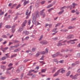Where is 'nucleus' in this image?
Instances as JSON below:
<instances>
[{
    "instance_id": "nucleus-19",
    "label": "nucleus",
    "mask_w": 80,
    "mask_h": 80,
    "mask_svg": "<svg viewBox=\"0 0 80 80\" xmlns=\"http://www.w3.org/2000/svg\"><path fill=\"white\" fill-rule=\"evenodd\" d=\"M43 35H41L40 36V38H39V41H41V40H42V39H43Z\"/></svg>"
},
{
    "instance_id": "nucleus-21",
    "label": "nucleus",
    "mask_w": 80,
    "mask_h": 80,
    "mask_svg": "<svg viewBox=\"0 0 80 80\" xmlns=\"http://www.w3.org/2000/svg\"><path fill=\"white\" fill-rule=\"evenodd\" d=\"M62 43L59 42L57 44V46L58 47H60V46H62Z\"/></svg>"
},
{
    "instance_id": "nucleus-14",
    "label": "nucleus",
    "mask_w": 80,
    "mask_h": 80,
    "mask_svg": "<svg viewBox=\"0 0 80 80\" xmlns=\"http://www.w3.org/2000/svg\"><path fill=\"white\" fill-rule=\"evenodd\" d=\"M1 68L2 70H5V69L6 68V66L3 65H1Z\"/></svg>"
},
{
    "instance_id": "nucleus-36",
    "label": "nucleus",
    "mask_w": 80,
    "mask_h": 80,
    "mask_svg": "<svg viewBox=\"0 0 80 80\" xmlns=\"http://www.w3.org/2000/svg\"><path fill=\"white\" fill-rule=\"evenodd\" d=\"M45 53H46V52L45 51H42L41 52V55H45Z\"/></svg>"
},
{
    "instance_id": "nucleus-5",
    "label": "nucleus",
    "mask_w": 80,
    "mask_h": 80,
    "mask_svg": "<svg viewBox=\"0 0 80 80\" xmlns=\"http://www.w3.org/2000/svg\"><path fill=\"white\" fill-rule=\"evenodd\" d=\"M60 70H61V69H60L57 71V72L53 75V77H56V76H57L60 73Z\"/></svg>"
},
{
    "instance_id": "nucleus-8",
    "label": "nucleus",
    "mask_w": 80,
    "mask_h": 80,
    "mask_svg": "<svg viewBox=\"0 0 80 80\" xmlns=\"http://www.w3.org/2000/svg\"><path fill=\"white\" fill-rule=\"evenodd\" d=\"M78 75H80V74H77L75 75L74 76L72 77V79H75V78H77V77H78Z\"/></svg>"
},
{
    "instance_id": "nucleus-56",
    "label": "nucleus",
    "mask_w": 80,
    "mask_h": 80,
    "mask_svg": "<svg viewBox=\"0 0 80 80\" xmlns=\"http://www.w3.org/2000/svg\"><path fill=\"white\" fill-rule=\"evenodd\" d=\"M4 12H2L1 13H0V15H3L4 14Z\"/></svg>"
},
{
    "instance_id": "nucleus-48",
    "label": "nucleus",
    "mask_w": 80,
    "mask_h": 80,
    "mask_svg": "<svg viewBox=\"0 0 80 80\" xmlns=\"http://www.w3.org/2000/svg\"><path fill=\"white\" fill-rule=\"evenodd\" d=\"M52 40H58V38H52Z\"/></svg>"
},
{
    "instance_id": "nucleus-41",
    "label": "nucleus",
    "mask_w": 80,
    "mask_h": 80,
    "mask_svg": "<svg viewBox=\"0 0 80 80\" xmlns=\"http://www.w3.org/2000/svg\"><path fill=\"white\" fill-rule=\"evenodd\" d=\"M26 25H25V24L23 22L22 24V26L21 27H22L23 28V27H25V26Z\"/></svg>"
},
{
    "instance_id": "nucleus-63",
    "label": "nucleus",
    "mask_w": 80,
    "mask_h": 80,
    "mask_svg": "<svg viewBox=\"0 0 80 80\" xmlns=\"http://www.w3.org/2000/svg\"><path fill=\"white\" fill-rule=\"evenodd\" d=\"M13 43L12 42H9L8 46H10V45H12V44H13Z\"/></svg>"
},
{
    "instance_id": "nucleus-53",
    "label": "nucleus",
    "mask_w": 80,
    "mask_h": 80,
    "mask_svg": "<svg viewBox=\"0 0 80 80\" xmlns=\"http://www.w3.org/2000/svg\"><path fill=\"white\" fill-rule=\"evenodd\" d=\"M29 38V37L28 36V37H26V38H24V40H27V39H28Z\"/></svg>"
},
{
    "instance_id": "nucleus-58",
    "label": "nucleus",
    "mask_w": 80,
    "mask_h": 80,
    "mask_svg": "<svg viewBox=\"0 0 80 80\" xmlns=\"http://www.w3.org/2000/svg\"><path fill=\"white\" fill-rule=\"evenodd\" d=\"M8 47L5 48L3 49V50H8Z\"/></svg>"
},
{
    "instance_id": "nucleus-50",
    "label": "nucleus",
    "mask_w": 80,
    "mask_h": 80,
    "mask_svg": "<svg viewBox=\"0 0 80 80\" xmlns=\"http://www.w3.org/2000/svg\"><path fill=\"white\" fill-rule=\"evenodd\" d=\"M68 32V29H64L62 30V32Z\"/></svg>"
},
{
    "instance_id": "nucleus-29",
    "label": "nucleus",
    "mask_w": 80,
    "mask_h": 80,
    "mask_svg": "<svg viewBox=\"0 0 80 80\" xmlns=\"http://www.w3.org/2000/svg\"><path fill=\"white\" fill-rule=\"evenodd\" d=\"M75 27V26H70L68 27V29H72V28H74Z\"/></svg>"
},
{
    "instance_id": "nucleus-43",
    "label": "nucleus",
    "mask_w": 80,
    "mask_h": 80,
    "mask_svg": "<svg viewBox=\"0 0 80 80\" xmlns=\"http://www.w3.org/2000/svg\"><path fill=\"white\" fill-rule=\"evenodd\" d=\"M76 56L77 57H80V53H78L77 54Z\"/></svg>"
},
{
    "instance_id": "nucleus-54",
    "label": "nucleus",
    "mask_w": 80,
    "mask_h": 80,
    "mask_svg": "<svg viewBox=\"0 0 80 80\" xmlns=\"http://www.w3.org/2000/svg\"><path fill=\"white\" fill-rule=\"evenodd\" d=\"M57 30V28H55L52 30V32H55V30Z\"/></svg>"
},
{
    "instance_id": "nucleus-40",
    "label": "nucleus",
    "mask_w": 80,
    "mask_h": 80,
    "mask_svg": "<svg viewBox=\"0 0 80 80\" xmlns=\"http://www.w3.org/2000/svg\"><path fill=\"white\" fill-rule=\"evenodd\" d=\"M40 43L42 45H44V40L40 42Z\"/></svg>"
},
{
    "instance_id": "nucleus-52",
    "label": "nucleus",
    "mask_w": 80,
    "mask_h": 80,
    "mask_svg": "<svg viewBox=\"0 0 80 80\" xmlns=\"http://www.w3.org/2000/svg\"><path fill=\"white\" fill-rule=\"evenodd\" d=\"M2 37H3V38H7V36L5 35H2Z\"/></svg>"
},
{
    "instance_id": "nucleus-62",
    "label": "nucleus",
    "mask_w": 80,
    "mask_h": 80,
    "mask_svg": "<svg viewBox=\"0 0 80 80\" xmlns=\"http://www.w3.org/2000/svg\"><path fill=\"white\" fill-rule=\"evenodd\" d=\"M72 67H74L75 65H76V64L75 63H73L72 64Z\"/></svg>"
},
{
    "instance_id": "nucleus-4",
    "label": "nucleus",
    "mask_w": 80,
    "mask_h": 80,
    "mask_svg": "<svg viewBox=\"0 0 80 80\" xmlns=\"http://www.w3.org/2000/svg\"><path fill=\"white\" fill-rule=\"evenodd\" d=\"M59 55V52H58L55 54L52 55V58H56Z\"/></svg>"
},
{
    "instance_id": "nucleus-60",
    "label": "nucleus",
    "mask_w": 80,
    "mask_h": 80,
    "mask_svg": "<svg viewBox=\"0 0 80 80\" xmlns=\"http://www.w3.org/2000/svg\"><path fill=\"white\" fill-rule=\"evenodd\" d=\"M28 59H26L23 61V62L24 63H26V62H28Z\"/></svg>"
},
{
    "instance_id": "nucleus-1",
    "label": "nucleus",
    "mask_w": 80,
    "mask_h": 80,
    "mask_svg": "<svg viewBox=\"0 0 80 80\" xmlns=\"http://www.w3.org/2000/svg\"><path fill=\"white\" fill-rule=\"evenodd\" d=\"M44 11H45V9H43L40 12V15H42L43 16V18H44L46 15L45 13L43 12Z\"/></svg>"
},
{
    "instance_id": "nucleus-32",
    "label": "nucleus",
    "mask_w": 80,
    "mask_h": 80,
    "mask_svg": "<svg viewBox=\"0 0 80 80\" xmlns=\"http://www.w3.org/2000/svg\"><path fill=\"white\" fill-rule=\"evenodd\" d=\"M7 58L6 57H3L2 58H1V60H5V59H7Z\"/></svg>"
},
{
    "instance_id": "nucleus-13",
    "label": "nucleus",
    "mask_w": 80,
    "mask_h": 80,
    "mask_svg": "<svg viewBox=\"0 0 80 80\" xmlns=\"http://www.w3.org/2000/svg\"><path fill=\"white\" fill-rule=\"evenodd\" d=\"M31 13V11H30L29 13H28V15H27V16L26 17V19H28V18H29V17H30V15Z\"/></svg>"
},
{
    "instance_id": "nucleus-45",
    "label": "nucleus",
    "mask_w": 80,
    "mask_h": 80,
    "mask_svg": "<svg viewBox=\"0 0 80 80\" xmlns=\"http://www.w3.org/2000/svg\"><path fill=\"white\" fill-rule=\"evenodd\" d=\"M24 75V73H22L21 75V79H22V78H23V75Z\"/></svg>"
},
{
    "instance_id": "nucleus-20",
    "label": "nucleus",
    "mask_w": 80,
    "mask_h": 80,
    "mask_svg": "<svg viewBox=\"0 0 80 80\" xmlns=\"http://www.w3.org/2000/svg\"><path fill=\"white\" fill-rule=\"evenodd\" d=\"M17 54H15L13 55H11V58H13V57H16V56H17Z\"/></svg>"
},
{
    "instance_id": "nucleus-44",
    "label": "nucleus",
    "mask_w": 80,
    "mask_h": 80,
    "mask_svg": "<svg viewBox=\"0 0 80 80\" xmlns=\"http://www.w3.org/2000/svg\"><path fill=\"white\" fill-rule=\"evenodd\" d=\"M2 26H3V23H0V28H1L2 27Z\"/></svg>"
},
{
    "instance_id": "nucleus-61",
    "label": "nucleus",
    "mask_w": 80,
    "mask_h": 80,
    "mask_svg": "<svg viewBox=\"0 0 80 80\" xmlns=\"http://www.w3.org/2000/svg\"><path fill=\"white\" fill-rule=\"evenodd\" d=\"M6 73L8 74H10V72L6 71Z\"/></svg>"
},
{
    "instance_id": "nucleus-49",
    "label": "nucleus",
    "mask_w": 80,
    "mask_h": 80,
    "mask_svg": "<svg viewBox=\"0 0 80 80\" xmlns=\"http://www.w3.org/2000/svg\"><path fill=\"white\" fill-rule=\"evenodd\" d=\"M28 25H30V23H31V20H29L28 22Z\"/></svg>"
},
{
    "instance_id": "nucleus-2",
    "label": "nucleus",
    "mask_w": 80,
    "mask_h": 80,
    "mask_svg": "<svg viewBox=\"0 0 80 80\" xmlns=\"http://www.w3.org/2000/svg\"><path fill=\"white\" fill-rule=\"evenodd\" d=\"M74 36L73 34H69L67 37V40H69L71 38H73Z\"/></svg>"
},
{
    "instance_id": "nucleus-27",
    "label": "nucleus",
    "mask_w": 80,
    "mask_h": 80,
    "mask_svg": "<svg viewBox=\"0 0 80 80\" xmlns=\"http://www.w3.org/2000/svg\"><path fill=\"white\" fill-rule=\"evenodd\" d=\"M48 43V42L47 41L44 40V45H47Z\"/></svg>"
},
{
    "instance_id": "nucleus-3",
    "label": "nucleus",
    "mask_w": 80,
    "mask_h": 80,
    "mask_svg": "<svg viewBox=\"0 0 80 80\" xmlns=\"http://www.w3.org/2000/svg\"><path fill=\"white\" fill-rule=\"evenodd\" d=\"M32 22L34 24H36V23H37L36 18H35V16H34L32 18Z\"/></svg>"
},
{
    "instance_id": "nucleus-30",
    "label": "nucleus",
    "mask_w": 80,
    "mask_h": 80,
    "mask_svg": "<svg viewBox=\"0 0 80 80\" xmlns=\"http://www.w3.org/2000/svg\"><path fill=\"white\" fill-rule=\"evenodd\" d=\"M56 70H57V68H56L55 67H54L52 71V73H54L56 71Z\"/></svg>"
},
{
    "instance_id": "nucleus-39",
    "label": "nucleus",
    "mask_w": 80,
    "mask_h": 80,
    "mask_svg": "<svg viewBox=\"0 0 80 80\" xmlns=\"http://www.w3.org/2000/svg\"><path fill=\"white\" fill-rule=\"evenodd\" d=\"M60 24H61V23H58L56 25L55 27H58V26H60Z\"/></svg>"
},
{
    "instance_id": "nucleus-9",
    "label": "nucleus",
    "mask_w": 80,
    "mask_h": 80,
    "mask_svg": "<svg viewBox=\"0 0 80 80\" xmlns=\"http://www.w3.org/2000/svg\"><path fill=\"white\" fill-rule=\"evenodd\" d=\"M12 68H13V69L11 71V72H13V70H14V68H13V67H11L10 68H7V71H8L9 70H10Z\"/></svg>"
},
{
    "instance_id": "nucleus-15",
    "label": "nucleus",
    "mask_w": 80,
    "mask_h": 80,
    "mask_svg": "<svg viewBox=\"0 0 80 80\" xmlns=\"http://www.w3.org/2000/svg\"><path fill=\"white\" fill-rule=\"evenodd\" d=\"M29 2V1H24V6H25V5L26 4H27V3H28Z\"/></svg>"
},
{
    "instance_id": "nucleus-38",
    "label": "nucleus",
    "mask_w": 80,
    "mask_h": 80,
    "mask_svg": "<svg viewBox=\"0 0 80 80\" xmlns=\"http://www.w3.org/2000/svg\"><path fill=\"white\" fill-rule=\"evenodd\" d=\"M15 31V29H12V33H14Z\"/></svg>"
},
{
    "instance_id": "nucleus-6",
    "label": "nucleus",
    "mask_w": 80,
    "mask_h": 80,
    "mask_svg": "<svg viewBox=\"0 0 80 80\" xmlns=\"http://www.w3.org/2000/svg\"><path fill=\"white\" fill-rule=\"evenodd\" d=\"M23 27H19L18 31L19 33H21L22 32V31H23Z\"/></svg>"
},
{
    "instance_id": "nucleus-34",
    "label": "nucleus",
    "mask_w": 80,
    "mask_h": 80,
    "mask_svg": "<svg viewBox=\"0 0 80 80\" xmlns=\"http://www.w3.org/2000/svg\"><path fill=\"white\" fill-rule=\"evenodd\" d=\"M8 53L6 54L5 55L6 56L5 57L6 58H10V56L9 55H8Z\"/></svg>"
},
{
    "instance_id": "nucleus-42",
    "label": "nucleus",
    "mask_w": 80,
    "mask_h": 80,
    "mask_svg": "<svg viewBox=\"0 0 80 80\" xmlns=\"http://www.w3.org/2000/svg\"><path fill=\"white\" fill-rule=\"evenodd\" d=\"M12 65H13V64L12 63H10V64L8 65V67H12Z\"/></svg>"
},
{
    "instance_id": "nucleus-11",
    "label": "nucleus",
    "mask_w": 80,
    "mask_h": 80,
    "mask_svg": "<svg viewBox=\"0 0 80 80\" xmlns=\"http://www.w3.org/2000/svg\"><path fill=\"white\" fill-rule=\"evenodd\" d=\"M20 50H21V49L20 48H18L14 50V52H18Z\"/></svg>"
},
{
    "instance_id": "nucleus-24",
    "label": "nucleus",
    "mask_w": 80,
    "mask_h": 80,
    "mask_svg": "<svg viewBox=\"0 0 80 80\" xmlns=\"http://www.w3.org/2000/svg\"><path fill=\"white\" fill-rule=\"evenodd\" d=\"M14 46L15 48H17V47H20V44H17L16 45Z\"/></svg>"
},
{
    "instance_id": "nucleus-23",
    "label": "nucleus",
    "mask_w": 80,
    "mask_h": 80,
    "mask_svg": "<svg viewBox=\"0 0 80 80\" xmlns=\"http://www.w3.org/2000/svg\"><path fill=\"white\" fill-rule=\"evenodd\" d=\"M13 43H18L19 42V41L17 40H14L13 41Z\"/></svg>"
},
{
    "instance_id": "nucleus-47",
    "label": "nucleus",
    "mask_w": 80,
    "mask_h": 80,
    "mask_svg": "<svg viewBox=\"0 0 80 80\" xmlns=\"http://www.w3.org/2000/svg\"><path fill=\"white\" fill-rule=\"evenodd\" d=\"M20 6H21V5H20V4H19L17 7H16V9H18V8H20Z\"/></svg>"
},
{
    "instance_id": "nucleus-26",
    "label": "nucleus",
    "mask_w": 80,
    "mask_h": 80,
    "mask_svg": "<svg viewBox=\"0 0 80 80\" xmlns=\"http://www.w3.org/2000/svg\"><path fill=\"white\" fill-rule=\"evenodd\" d=\"M53 9H54V8H51L50 9H48V12H51L52 11V10H53Z\"/></svg>"
},
{
    "instance_id": "nucleus-16",
    "label": "nucleus",
    "mask_w": 80,
    "mask_h": 80,
    "mask_svg": "<svg viewBox=\"0 0 80 80\" xmlns=\"http://www.w3.org/2000/svg\"><path fill=\"white\" fill-rule=\"evenodd\" d=\"M31 73L32 72L29 71L28 74H27V75L28 76H32V75H33V73Z\"/></svg>"
},
{
    "instance_id": "nucleus-18",
    "label": "nucleus",
    "mask_w": 80,
    "mask_h": 80,
    "mask_svg": "<svg viewBox=\"0 0 80 80\" xmlns=\"http://www.w3.org/2000/svg\"><path fill=\"white\" fill-rule=\"evenodd\" d=\"M46 71H47V68L42 69L41 70V72L42 73H44L46 72Z\"/></svg>"
},
{
    "instance_id": "nucleus-35",
    "label": "nucleus",
    "mask_w": 80,
    "mask_h": 80,
    "mask_svg": "<svg viewBox=\"0 0 80 80\" xmlns=\"http://www.w3.org/2000/svg\"><path fill=\"white\" fill-rule=\"evenodd\" d=\"M65 72V70H61V73H64Z\"/></svg>"
},
{
    "instance_id": "nucleus-31",
    "label": "nucleus",
    "mask_w": 80,
    "mask_h": 80,
    "mask_svg": "<svg viewBox=\"0 0 80 80\" xmlns=\"http://www.w3.org/2000/svg\"><path fill=\"white\" fill-rule=\"evenodd\" d=\"M16 26H17L16 24H15V25L12 26V29H15V27H16Z\"/></svg>"
},
{
    "instance_id": "nucleus-55",
    "label": "nucleus",
    "mask_w": 80,
    "mask_h": 80,
    "mask_svg": "<svg viewBox=\"0 0 80 80\" xmlns=\"http://www.w3.org/2000/svg\"><path fill=\"white\" fill-rule=\"evenodd\" d=\"M72 5H73V6H77L78 5V4H75V3H73Z\"/></svg>"
},
{
    "instance_id": "nucleus-33",
    "label": "nucleus",
    "mask_w": 80,
    "mask_h": 80,
    "mask_svg": "<svg viewBox=\"0 0 80 80\" xmlns=\"http://www.w3.org/2000/svg\"><path fill=\"white\" fill-rule=\"evenodd\" d=\"M40 52H38L36 55V57H38L40 55Z\"/></svg>"
},
{
    "instance_id": "nucleus-64",
    "label": "nucleus",
    "mask_w": 80,
    "mask_h": 80,
    "mask_svg": "<svg viewBox=\"0 0 80 80\" xmlns=\"http://www.w3.org/2000/svg\"><path fill=\"white\" fill-rule=\"evenodd\" d=\"M72 21L75 20H76V19H77V18H72Z\"/></svg>"
},
{
    "instance_id": "nucleus-51",
    "label": "nucleus",
    "mask_w": 80,
    "mask_h": 80,
    "mask_svg": "<svg viewBox=\"0 0 80 80\" xmlns=\"http://www.w3.org/2000/svg\"><path fill=\"white\" fill-rule=\"evenodd\" d=\"M77 40H78V39H74V40H70V41H71V42H74L75 41H77Z\"/></svg>"
},
{
    "instance_id": "nucleus-17",
    "label": "nucleus",
    "mask_w": 80,
    "mask_h": 80,
    "mask_svg": "<svg viewBox=\"0 0 80 80\" xmlns=\"http://www.w3.org/2000/svg\"><path fill=\"white\" fill-rule=\"evenodd\" d=\"M71 73V72L70 71H69L66 74V76L67 77H68L69 75H70V74Z\"/></svg>"
},
{
    "instance_id": "nucleus-57",
    "label": "nucleus",
    "mask_w": 80,
    "mask_h": 80,
    "mask_svg": "<svg viewBox=\"0 0 80 80\" xmlns=\"http://www.w3.org/2000/svg\"><path fill=\"white\" fill-rule=\"evenodd\" d=\"M4 12H2L1 13H0V15H3L4 14Z\"/></svg>"
},
{
    "instance_id": "nucleus-46",
    "label": "nucleus",
    "mask_w": 80,
    "mask_h": 80,
    "mask_svg": "<svg viewBox=\"0 0 80 80\" xmlns=\"http://www.w3.org/2000/svg\"><path fill=\"white\" fill-rule=\"evenodd\" d=\"M45 50H46V51L45 52H46V53H48V49L47 48H46Z\"/></svg>"
},
{
    "instance_id": "nucleus-10",
    "label": "nucleus",
    "mask_w": 80,
    "mask_h": 80,
    "mask_svg": "<svg viewBox=\"0 0 80 80\" xmlns=\"http://www.w3.org/2000/svg\"><path fill=\"white\" fill-rule=\"evenodd\" d=\"M23 33H24L25 35H28L29 34V32L26 31H23L22 32Z\"/></svg>"
},
{
    "instance_id": "nucleus-7",
    "label": "nucleus",
    "mask_w": 80,
    "mask_h": 80,
    "mask_svg": "<svg viewBox=\"0 0 80 80\" xmlns=\"http://www.w3.org/2000/svg\"><path fill=\"white\" fill-rule=\"evenodd\" d=\"M35 16L36 18H38L40 17V15H39V12L37 11L35 12Z\"/></svg>"
},
{
    "instance_id": "nucleus-25",
    "label": "nucleus",
    "mask_w": 80,
    "mask_h": 80,
    "mask_svg": "<svg viewBox=\"0 0 80 80\" xmlns=\"http://www.w3.org/2000/svg\"><path fill=\"white\" fill-rule=\"evenodd\" d=\"M5 27L6 28H11V26L7 25Z\"/></svg>"
},
{
    "instance_id": "nucleus-37",
    "label": "nucleus",
    "mask_w": 80,
    "mask_h": 80,
    "mask_svg": "<svg viewBox=\"0 0 80 80\" xmlns=\"http://www.w3.org/2000/svg\"><path fill=\"white\" fill-rule=\"evenodd\" d=\"M63 12H64V10H62V11L58 13V15H60V14H62V13H63Z\"/></svg>"
},
{
    "instance_id": "nucleus-59",
    "label": "nucleus",
    "mask_w": 80,
    "mask_h": 80,
    "mask_svg": "<svg viewBox=\"0 0 80 80\" xmlns=\"http://www.w3.org/2000/svg\"><path fill=\"white\" fill-rule=\"evenodd\" d=\"M45 3V1H44L41 2V3L42 4H44Z\"/></svg>"
},
{
    "instance_id": "nucleus-22",
    "label": "nucleus",
    "mask_w": 80,
    "mask_h": 80,
    "mask_svg": "<svg viewBox=\"0 0 80 80\" xmlns=\"http://www.w3.org/2000/svg\"><path fill=\"white\" fill-rule=\"evenodd\" d=\"M32 52H34L36 51V48H32Z\"/></svg>"
},
{
    "instance_id": "nucleus-12",
    "label": "nucleus",
    "mask_w": 80,
    "mask_h": 80,
    "mask_svg": "<svg viewBox=\"0 0 80 80\" xmlns=\"http://www.w3.org/2000/svg\"><path fill=\"white\" fill-rule=\"evenodd\" d=\"M14 48H15V47L14 46H11L10 47L9 50L11 51L13 50H14Z\"/></svg>"
},
{
    "instance_id": "nucleus-28",
    "label": "nucleus",
    "mask_w": 80,
    "mask_h": 80,
    "mask_svg": "<svg viewBox=\"0 0 80 80\" xmlns=\"http://www.w3.org/2000/svg\"><path fill=\"white\" fill-rule=\"evenodd\" d=\"M72 6L71 5L70 6H67L66 8H70V10H71L72 9Z\"/></svg>"
}]
</instances>
